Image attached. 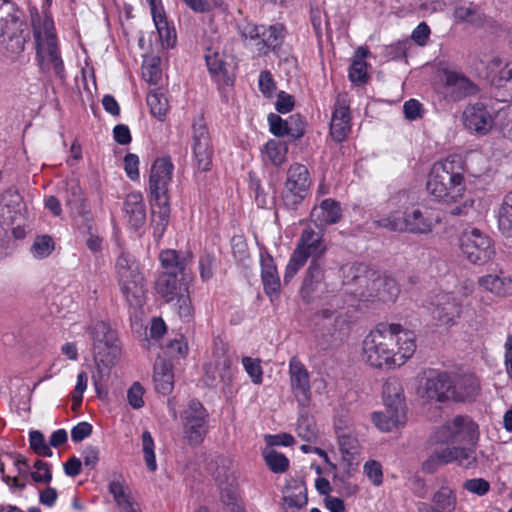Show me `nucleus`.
Masks as SVG:
<instances>
[{"mask_svg": "<svg viewBox=\"0 0 512 512\" xmlns=\"http://www.w3.org/2000/svg\"><path fill=\"white\" fill-rule=\"evenodd\" d=\"M310 217L318 228L335 224L342 217L340 203L331 198L325 199L313 207Z\"/></svg>", "mask_w": 512, "mask_h": 512, "instance_id": "nucleus-22", "label": "nucleus"}, {"mask_svg": "<svg viewBox=\"0 0 512 512\" xmlns=\"http://www.w3.org/2000/svg\"><path fill=\"white\" fill-rule=\"evenodd\" d=\"M143 395H144L143 386L139 382L133 383L127 392V399H128L129 404L134 409H139V408L143 407V405H144Z\"/></svg>", "mask_w": 512, "mask_h": 512, "instance_id": "nucleus-64", "label": "nucleus"}, {"mask_svg": "<svg viewBox=\"0 0 512 512\" xmlns=\"http://www.w3.org/2000/svg\"><path fill=\"white\" fill-rule=\"evenodd\" d=\"M459 244L466 256H489L496 253L490 236L477 228L464 231L459 238Z\"/></svg>", "mask_w": 512, "mask_h": 512, "instance_id": "nucleus-17", "label": "nucleus"}, {"mask_svg": "<svg viewBox=\"0 0 512 512\" xmlns=\"http://www.w3.org/2000/svg\"><path fill=\"white\" fill-rule=\"evenodd\" d=\"M497 121L500 134L512 141V104H507V109L499 114Z\"/></svg>", "mask_w": 512, "mask_h": 512, "instance_id": "nucleus-56", "label": "nucleus"}, {"mask_svg": "<svg viewBox=\"0 0 512 512\" xmlns=\"http://www.w3.org/2000/svg\"><path fill=\"white\" fill-rule=\"evenodd\" d=\"M341 271L343 292L328 297L315 314L316 324L326 329L332 336L347 326L345 315L339 312L345 304L342 294H349L359 301L393 302L400 293L399 285L394 278L367 269L362 264H345Z\"/></svg>", "mask_w": 512, "mask_h": 512, "instance_id": "nucleus-1", "label": "nucleus"}, {"mask_svg": "<svg viewBox=\"0 0 512 512\" xmlns=\"http://www.w3.org/2000/svg\"><path fill=\"white\" fill-rule=\"evenodd\" d=\"M116 268L119 285L144 279L136 258H117Z\"/></svg>", "mask_w": 512, "mask_h": 512, "instance_id": "nucleus-36", "label": "nucleus"}, {"mask_svg": "<svg viewBox=\"0 0 512 512\" xmlns=\"http://www.w3.org/2000/svg\"><path fill=\"white\" fill-rule=\"evenodd\" d=\"M416 337L400 324L383 325L372 330L364 339L362 356L375 368L402 366L416 350Z\"/></svg>", "mask_w": 512, "mask_h": 512, "instance_id": "nucleus-2", "label": "nucleus"}, {"mask_svg": "<svg viewBox=\"0 0 512 512\" xmlns=\"http://www.w3.org/2000/svg\"><path fill=\"white\" fill-rule=\"evenodd\" d=\"M29 445L30 449L38 456L52 457L53 455L50 445L46 443L43 433L39 430L30 431Z\"/></svg>", "mask_w": 512, "mask_h": 512, "instance_id": "nucleus-49", "label": "nucleus"}, {"mask_svg": "<svg viewBox=\"0 0 512 512\" xmlns=\"http://www.w3.org/2000/svg\"><path fill=\"white\" fill-rule=\"evenodd\" d=\"M155 389L163 394H170L173 390V373L171 366L164 361L157 362L154 366Z\"/></svg>", "mask_w": 512, "mask_h": 512, "instance_id": "nucleus-37", "label": "nucleus"}, {"mask_svg": "<svg viewBox=\"0 0 512 512\" xmlns=\"http://www.w3.org/2000/svg\"><path fill=\"white\" fill-rule=\"evenodd\" d=\"M492 85L512 88V61L503 63L499 57H494L488 64Z\"/></svg>", "mask_w": 512, "mask_h": 512, "instance_id": "nucleus-32", "label": "nucleus"}, {"mask_svg": "<svg viewBox=\"0 0 512 512\" xmlns=\"http://www.w3.org/2000/svg\"><path fill=\"white\" fill-rule=\"evenodd\" d=\"M378 227L386 228L390 231H407L411 233H428L433 226L432 218L428 211L424 212L420 208H412L405 213L392 212L389 215L375 220Z\"/></svg>", "mask_w": 512, "mask_h": 512, "instance_id": "nucleus-8", "label": "nucleus"}, {"mask_svg": "<svg viewBox=\"0 0 512 512\" xmlns=\"http://www.w3.org/2000/svg\"><path fill=\"white\" fill-rule=\"evenodd\" d=\"M173 163L169 157L156 159L149 175V191L151 197L154 235L160 238L169 222V184L172 179Z\"/></svg>", "mask_w": 512, "mask_h": 512, "instance_id": "nucleus-3", "label": "nucleus"}, {"mask_svg": "<svg viewBox=\"0 0 512 512\" xmlns=\"http://www.w3.org/2000/svg\"><path fill=\"white\" fill-rule=\"evenodd\" d=\"M321 276V267L314 258L309 265L300 291L302 300L305 303L310 304L313 302L312 293L315 291V284L320 280Z\"/></svg>", "mask_w": 512, "mask_h": 512, "instance_id": "nucleus-39", "label": "nucleus"}, {"mask_svg": "<svg viewBox=\"0 0 512 512\" xmlns=\"http://www.w3.org/2000/svg\"><path fill=\"white\" fill-rule=\"evenodd\" d=\"M263 456L266 462V465L269 469L274 473H283L288 469L289 460L288 458L273 449L265 450L263 452Z\"/></svg>", "mask_w": 512, "mask_h": 512, "instance_id": "nucleus-48", "label": "nucleus"}, {"mask_svg": "<svg viewBox=\"0 0 512 512\" xmlns=\"http://www.w3.org/2000/svg\"><path fill=\"white\" fill-rule=\"evenodd\" d=\"M205 60L210 73L217 75L225 70L226 63L223 59V56L220 55L218 52H211L209 50L208 53L205 55Z\"/></svg>", "mask_w": 512, "mask_h": 512, "instance_id": "nucleus-61", "label": "nucleus"}, {"mask_svg": "<svg viewBox=\"0 0 512 512\" xmlns=\"http://www.w3.org/2000/svg\"><path fill=\"white\" fill-rule=\"evenodd\" d=\"M232 379L231 360L224 352H216L213 360L205 366V381L215 386L218 381L229 383Z\"/></svg>", "mask_w": 512, "mask_h": 512, "instance_id": "nucleus-21", "label": "nucleus"}, {"mask_svg": "<svg viewBox=\"0 0 512 512\" xmlns=\"http://www.w3.org/2000/svg\"><path fill=\"white\" fill-rule=\"evenodd\" d=\"M245 40L253 41L259 54L266 55L270 50L279 48L284 40V26L274 24L268 27L247 23L240 30Z\"/></svg>", "mask_w": 512, "mask_h": 512, "instance_id": "nucleus-12", "label": "nucleus"}, {"mask_svg": "<svg viewBox=\"0 0 512 512\" xmlns=\"http://www.w3.org/2000/svg\"><path fill=\"white\" fill-rule=\"evenodd\" d=\"M242 364L245 371L251 378V381L256 385L261 384L263 379V370L260 359L244 356L242 358Z\"/></svg>", "mask_w": 512, "mask_h": 512, "instance_id": "nucleus-54", "label": "nucleus"}, {"mask_svg": "<svg viewBox=\"0 0 512 512\" xmlns=\"http://www.w3.org/2000/svg\"><path fill=\"white\" fill-rule=\"evenodd\" d=\"M289 382L291 392L302 408L310 405L312 400L310 376L307 368L301 360L293 356L289 360Z\"/></svg>", "mask_w": 512, "mask_h": 512, "instance_id": "nucleus-15", "label": "nucleus"}, {"mask_svg": "<svg viewBox=\"0 0 512 512\" xmlns=\"http://www.w3.org/2000/svg\"><path fill=\"white\" fill-rule=\"evenodd\" d=\"M498 228L505 237H512V200L507 197L498 211Z\"/></svg>", "mask_w": 512, "mask_h": 512, "instance_id": "nucleus-45", "label": "nucleus"}, {"mask_svg": "<svg viewBox=\"0 0 512 512\" xmlns=\"http://www.w3.org/2000/svg\"><path fill=\"white\" fill-rule=\"evenodd\" d=\"M433 503L440 512H452L456 506V496L448 487H441L433 496Z\"/></svg>", "mask_w": 512, "mask_h": 512, "instance_id": "nucleus-46", "label": "nucleus"}, {"mask_svg": "<svg viewBox=\"0 0 512 512\" xmlns=\"http://www.w3.org/2000/svg\"><path fill=\"white\" fill-rule=\"evenodd\" d=\"M32 250L39 255H50L54 251V241L49 235L36 237Z\"/></svg>", "mask_w": 512, "mask_h": 512, "instance_id": "nucleus-62", "label": "nucleus"}, {"mask_svg": "<svg viewBox=\"0 0 512 512\" xmlns=\"http://www.w3.org/2000/svg\"><path fill=\"white\" fill-rule=\"evenodd\" d=\"M307 488L302 480H293L288 486L287 494L283 497L286 512L300 509L307 504Z\"/></svg>", "mask_w": 512, "mask_h": 512, "instance_id": "nucleus-34", "label": "nucleus"}, {"mask_svg": "<svg viewBox=\"0 0 512 512\" xmlns=\"http://www.w3.org/2000/svg\"><path fill=\"white\" fill-rule=\"evenodd\" d=\"M36 43L47 44L57 43L56 35L54 31V23L50 17H45L39 30L35 31Z\"/></svg>", "mask_w": 512, "mask_h": 512, "instance_id": "nucleus-52", "label": "nucleus"}, {"mask_svg": "<svg viewBox=\"0 0 512 512\" xmlns=\"http://www.w3.org/2000/svg\"><path fill=\"white\" fill-rule=\"evenodd\" d=\"M478 91V86L464 74L451 71L445 73L443 95L446 100L457 102L476 95Z\"/></svg>", "mask_w": 512, "mask_h": 512, "instance_id": "nucleus-18", "label": "nucleus"}, {"mask_svg": "<svg viewBox=\"0 0 512 512\" xmlns=\"http://www.w3.org/2000/svg\"><path fill=\"white\" fill-rule=\"evenodd\" d=\"M365 475L375 485L379 486L383 482L382 466L378 461L370 460L363 467Z\"/></svg>", "mask_w": 512, "mask_h": 512, "instance_id": "nucleus-58", "label": "nucleus"}, {"mask_svg": "<svg viewBox=\"0 0 512 512\" xmlns=\"http://www.w3.org/2000/svg\"><path fill=\"white\" fill-rule=\"evenodd\" d=\"M462 314L460 301L451 293L436 296L432 318L437 327L450 328L457 324Z\"/></svg>", "mask_w": 512, "mask_h": 512, "instance_id": "nucleus-16", "label": "nucleus"}, {"mask_svg": "<svg viewBox=\"0 0 512 512\" xmlns=\"http://www.w3.org/2000/svg\"><path fill=\"white\" fill-rule=\"evenodd\" d=\"M427 191L436 200L455 203L465 192L463 166L459 157H448L436 162L426 184Z\"/></svg>", "mask_w": 512, "mask_h": 512, "instance_id": "nucleus-4", "label": "nucleus"}, {"mask_svg": "<svg viewBox=\"0 0 512 512\" xmlns=\"http://www.w3.org/2000/svg\"><path fill=\"white\" fill-rule=\"evenodd\" d=\"M36 54L39 66L43 72L52 71L60 79L65 77L64 63L57 43L39 44Z\"/></svg>", "mask_w": 512, "mask_h": 512, "instance_id": "nucleus-20", "label": "nucleus"}, {"mask_svg": "<svg viewBox=\"0 0 512 512\" xmlns=\"http://www.w3.org/2000/svg\"><path fill=\"white\" fill-rule=\"evenodd\" d=\"M108 488L121 512H139L138 504L132 498L121 477L112 480Z\"/></svg>", "mask_w": 512, "mask_h": 512, "instance_id": "nucleus-29", "label": "nucleus"}, {"mask_svg": "<svg viewBox=\"0 0 512 512\" xmlns=\"http://www.w3.org/2000/svg\"><path fill=\"white\" fill-rule=\"evenodd\" d=\"M463 488L470 493L483 496L490 490V484L483 478H473L466 480L463 484Z\"/></svg>", "mask_w": 512, "mask_h": 512, "instance_id": "nucleus-59", "label": "nucleus"}, {"mask_svg": "<svg viewBox=\"0 0 512 512\" xmlns=\"http://www.w3.org/2000/svg\"><path fill=\"white\" fill-rule=\"evenodd\" d=\"M383 399L385 407L406 411L404 392L398 379L390 378L384 383Z\"/></svg>", "mask_w": 512, "mask_h": 512, "instance_id": "nucleus-33", "label": "nucleus"}, {"mask_svg": "<svg viewBox=\"0 0 512 512\" xmlns=\"http://www.w3.org/2000/svg\"><path fill=\"white\" fill-rule=\"evenodd\" d=\"M506 109L507 105L499 108L492 116L483 103L476 102L469 104L462 113V122L466 129L479 135H486L492 129L500 133L497 118L499 114Z\"/></svg>", "mask_w": 512, "mask_h": 512, "instance_id": "nucleus-13", "label": "nucleus"}, {"mask_svg": "<svg viewBox=\"0 0 512 512\" xmlns=\"http://www.w3.org/2000/svg\"><path fill=\"white\" fill-rule=\"evenodd\" d=\"M510 278L500 277L498 275L488 274L479 279V284L491 293L504 297L508 295L507 283H511Z\"/></svg>", "mask_w": 512, "mask_h": 512, "instance_id": "nucleus-42", "label": "nucleus"}, {"mask_svg": "<svg viewBox=\"0 0 512 512\" xmlns=\"http://www.w3.org/2000/svg\"><path fill=\"white\" fill-rule=\"evenodd\" d=\"M186 260L187 258H161L164 271L158 277L155 288L168 303L189 292L192 275L187 269Z\"/></svg>", "mask_w": 512, "mask_h": 512, "instance_id": "nucleus-5", "label": "nucleus"}, {"mask_svg": "<svg viewBox=\"0 0 512 512\" xmlns=\"http://www.w3.org/2000/svg\"><path fill=\"white\" fill-rule=\"evenodd\" d=\"M350 120L349 106L338 99L330 122V135L336 142L346 139L351 130Z\"/></svg>", "mask_w": 512, "mask_h": 512, "instance_id": "nucleus-24", "label": "nucleus"}, {"mask_svg": "<svg viewBox=\"0 0 512 512\" xmlns=\"http://www.w3.org/2000/svg\"><path fill=\"white\" fill-rule=\"evenodd\" d=\"M154 446V440L151 433L149 431H144L142 433V451L144 453L146 466L152 472L157 469Z\"/></svg>", "mask_w": 512, "mask_h": 512, "instance_id": "nucleus-51", "label": "nucleus"}, {"mask_svg": "<svg viewBox=\"0 0 512 512\" xmlns=\"http://www.w3.org/2000/svg\"><path fill=\"white\" fill-rule=\"evenodd\" d=\"M453 15L456 22L475 23L479 20V11L472 5L456 7Z\"/></svg>", "mask_w": 512, "mask_h": 512, "instance_id": "nucleus-57", "label": "nucleus"}, {"mask_svg": "<svg viewBox=\"0 0 512 512\" xmlns=\"http://www.w3.org/2000/svg\"><path fill=\"white\" fill-rule=\"evenodd\" d=\"M64 200L66 205L72 210L79 212L83 208L84 195L82 188L79 183L75 180H71L66 183V189L64 191Z\"/></svg>", "mask_w": 512, "mask_h": 512, "instance_id": "nucleus-43", "label": "nucleus"}, {"mask_svg": "<svg viewBox=\"0 0 512 512\" xmlns=\"http://www.w3.org/2000/svg\"><path fill=\"white\" fill-rule=\"evenodd\" d=\"M182 440L185 444L200 445L209 432V413L197 399H191L180 413Z\"/></svg>", "mask_w": 512, "mask_h": 512, "instance_id": "nucleus-6", "label": "nucleus"}, {"mask_svg": "<svg viewBox=\"0 0 512 512\" xmlns=\"http://www.w3.org/2000/svg\"><path fill=\"white\" fill-rule=\"evenodd\" d=\"M220 500L231 512H245L238 488L233 484L220 488Z\"/></svg>", "mask_w": 512, "mask_h": 512, "instance_id": "nucleus-41", "label": "nucleus"}, {"mask_svg": "<svg viewBox=\"0 0 512 512\" xmlns=\"http://www.w3.org/2000/svg\"><path fill=\"white\" fill-rule=\"evenodd\" d=\"M24 26L15 4L10 0H0V44L13 55L24 50Z\"/></svg>", "mask_w": 512, "mask_h": 512, "instance_id": "nucleus-7", "label": "nucleus"}, {"mask_svg": "<svg viewBox=\"0 0 512 512\" xmlns=\"http://www.w3.org/2000/svg\"><path fill=\"white\" fill-rule=\"evenodd\" d=\"M260 263L264 291L269 296L270 300L273 301L274 298L279 296L281 286L274 258H260Z\"/></svg>", "mask_w": 512, "mask_h": 512, "instance_id": "nucleus-28", "label": "nucleus"}, {"mask_svg": "<svg viewBox=\"0 0 512 512\" xmlns=\"http://www.w3.org/2000/svg\"><path fill=\"white\" fill-rule=\"evenodd\" d=\"M35 471L30 473V477L35 483L48 484L52 480L50 465L42 460H36L33 464Z\"/></svg>", "mask_w": 512, "mask_h": 512, "instance_id": "nucleus-55", "label": "nucleus"}, {"mask_svg": "<svg viewBox=\"0 0 512 512\" xmlns=\"http://www.w3.org/2000/svg\"><path fill=\"white\" fill-rule=\"evenodd\" d=\"M152 15L154 24L163 45L172 47L176 41L174 28L169 26L164 13L162 11H158L155 6H152Z\"/></svg>", "mask_w": 512, "mask_h": 512, "instance_id": "nucleus-40", "label": "nucleus"}, {"mask_svg": "<svg viewBox=\"0 0 512 512\" xmlns=\"http://www.w3.org/2000/svg\"><path fill=\"white\" fill-rule=\"evenodd\" d=\"M339 450L342 459L347 465L351 466L356 463L361 453V445L357 436L349 428L335 426Z\"/></svg>", "mask_w": 512, "mask_h": 512, "instance_id": "nucleus-23", "label": "nucleus"}, {"mask_svg": "<svg viewBox=\"0 0 512 512\" xmlns=\"http://www.w3.org/2000/svg\"><path fill=\"white\" fill-rule=\"evenodd\" d=\"M121 293L127 304L132 308H141L146 300L145 281L134 280L119 285Z\"/></svg>", "mask_w": 512, "mask_h": 512, "instance_id": "nucleus-35", "label": "nucleus"}, {"mask_svg": "<svg viewBox=\"0 0 512 512\" xmlns=\"http://www.w3.org/2000/svg\"><path fill=\"white\" fill-rule=\"evenodd\" d=\"M286 136L298 139L304 134V122L299 115H292L287 119Z\"/></svg>", "mask_w": 512, "mask_h": 512, "instance_id": "nucleus-63", "label": "nucleus"}, {"mask_svg": "<svg viewBox=\"0 0 512 512\" xmlns=\"http://www.w3.org/2000/svg\"><path fill=\"white\" fill-rule=\"evenodd\" d=\"M146 100L151 113L155 117L162 119L166 115L169 108L168 100L161 91L151 90Z\"/></svg>", "mask_w": 512, "mask_h": 512, "instance_id": "nucleus-47", "label": "nucleus"}, {"mask_svg": "<svg viewBox=\"0 0 512 512\" xmlns=\"http://www.w3.org/2000/svg\"><path fill=\"white\" fill-rule=\"evenodd\" d=\"M191 130L192 151L197 168L203 172L209 171L213 149L208 127L202 116L193 120Z\"/></svg>", "mask_w": 512, "mask_h": 512, "instance_id": "nucleus-14", "label": "nucleus"}, {"mask_svg": "<svg viewBox=\"0 0 512 512\" xmlns=\"http://www.w3.org/2000/svg\"><path fill=\"white\" fill-rule=\"evenodd\" d=\"M164 351L170 358L185 357L188 353V343L184 336L178 335L174 339H170L164 346Z\"/></svg>", "mask_w": 512, "mask_h": 512, "instance_id": "nucleus-53", "label": "nucleus"}, {"mask_svg": "<svg viewBox=\"0 0 512 512\" xmlns=\"http://www.w3.org/2000/svg\"><path fill=\"white\" fill-rule=\"evenodd\" d=\"M372 420L379 430L390 432L406 423V411L385 407L384 412H374Z\"/></svg>", "mask_w": 512, "mask_h": 512, "instance_id": "nucleus-31", "label": "nucleus"}, {"mask_svg": "<svg viewBox=\"0 0 512 512\" xmlns=\"http://www.w3.org/2000/svg\"><path fill=\"white\" fill-rule=\"evenodd\" d=\"M311 185L310 174L303 164H292L288 171L282 192L284 205L289 209H295L307 196Z\"/></svg>", "mask_w": 512, "mask_h": 512, "instance_id": "nucleus-10", "label": "nucleus"}, {"mask_svg": "<svg viewBox=\"0 0 512 512\" xmlns=\"http://www.w3.org/2000/svg\"><path fill=\"white\" fill-rule=\"evenodd\" d=\"M88 332L93 340L95 348L104 345L106 347L117 348V334L110 325L104 321H94L88 328Z\"/></svg>", "mask_w": 512, "mask_h": 512, "instance_id": "nucleus-30", "label": "nucleus"}, {"mask_svg": "<svg viewBox=\"0 0 512 512\" xmlns=\"http://www.w3.org/2000/svg\"><path fill=\"white\" fill-rule=\"evenodd\" d=\"M177 306V313L184 321H190L193 316V307L189 292L183 294L179 298L175 299Z\"/></svg>", "mask_w": 512, "mask_h": 512, "instance_id": "nucleus-60", "label": "nucleus"}, {"mask_svg": "<svg viewBox=\"0 0 512 512\" xmlns=\"http://www.w3.org/2000/svg\"><path fill=\"white\" fill-rule=\"evenodd\" d=\"M456 462L458 465L470 467L476 463L474 449L470 447L446 446L435 449L422 463V470L432 474L441 466Z\"/></svg>", "mask_w": 512, "mask_h": 512, "instance_id": "nucleus-11", "label": "nucleus"}, {"mask_svg": "<svg viewBox=\"0 0 512 512\" xmlns=\"http://www.w3.org/2000/svg\"><path fill=\"white\" fill-rule=\"evenodd\" d=\"M478 439V425L467 416H456L452 421L440 426L431 437L439 444H475Z\"/></svg>", "mask_w": 512, "mask_h": 512, "instance_id": "nucleus-9", "label": "nucleus"}, {"mask_svg": "<svg viewBox=\"0 0 512 512\" xmlns=\"http://www.w3.org/2000/svg\"><path fill=\"white\" fill-rule=\"evenodd\" d=\"M424 390L426 397L429 399H435L439 402L452 400V396H450L451 374L442 372L426 378Z\"/></svg>", "mask_w": 512, "mask_h": 512, "instance_id": "nucleus-25", "label": "nucleus"}, {"mask_svg": "<svg viewBox=\"0 0 512 512\" xmlns=\"http://www.w3.org/2000/svg\"><path fill=\"white\" fill-rule=\"evenodd\" d=\"M368 54L369 50L366 47H358L355 51L354 59L349 69V78L353 83L361 85L367 82V64L364 59Z\"/></svg>", "mask_w": 512, "mask_h": 512, "instance_id": "nucleus-38", "label": "nucleus"}, {"mask_svg": "<svg viewBox=\"0 0 512 512\" xmlns=\"http://www.w3.org/2000/svg\"><path fill=\"white\" fill-rule=\"evenodd\" d=\"M297 434L306 442H314L317 438V428L314 420L309 416L301 415L297 421Z\"/></svg>", "mask_w": 512, "mask_h": 512, "instance_id": "nucleus-50", "label": "nucleus"}, {"mask_svg": "<svg viewBox=\"0 0 512 512\" xmlns=\"http://www.w3.org/2000/svg\"><path fill=\"white\" fill-rule=\"evenodd\" d=\"M123 210L129 225L133 229L136 230L145 224L146 208L141 193L132 192L128 194L124 201Z\"/></svg>", "mask_w": 512, "mask_h": 512, "instance_id": "nucleus-26", "label": "nucleus"}, {"mask_svg": "<svg viewBox=\"0 0 512 512\" xmlns=\"http://www.w3.org/2000/svg\"><path fill=\"white\" fill-rule=\"evenodd\" d=\"M287 151L288 148L284 142L270 140L265 145L264 156L273 165L280 166L286 161Z\"/></svg>", "mask_w": 512, "mask_h": 512, "instance_id": "nucleus-44", "label": "nucleus"}, {"mask_svg": "<svg viewBox=\"0 0 512 512\" xmlns=\"http://www.w3.org/2000/svg\"><path fill=\"white\" fill-rule=\"evenodd\" d=\"M326 252V245L320 231L306 228L299 239L295 253L298 256H321Z\"/></svg>", "mask_w": 512, "mask_h": 512, "instance_id": "nucleus-27", "label": "nucleus"}, {"mask_svg": "<svg viewBox=\"0 0 512 512\" xmlns=\"http://www.w3.org/2000/svg\"><path fill=\"white\" fill-rule=\"evenodd\" d=\"M480 391V384L476 376L472 373H452L451 374V394L452 400L457 402L471 401L476 398Z\"/></svg>", "mask_w": 512, "mask_h": 512, "instance_id": "nucleus-19", "label": "nucleus"}]
</instances>
